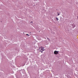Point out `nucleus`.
Masks as SVG:
<instances>
[{
	"label": "nucleus",
	"instance_id": "obj_1",
	"mask_svg": "<svg viewBox=\"0 0 78 78\" xmlns=\"http://www.w3.org/2000/svg\"><path fill=\"white\" fill-rule=\"evenodd\" d=\"M59 53V51H54V54L55 55H57V54H58Z\"/></svg>",
	"mask_w": 78,
	"mask_h": 78
},
{
	"label": "nucleus",
	"instance_id": "obj_2",
	"mask_svg": "<svg viewBox=\"0 0 78 78\" xmlns=\"http://www.w3.org/2000/svg\"><path fill=\"white\" fill-rule=\"evenodd\" d=\"M56 20H59V19H58V18L57 17H56Z\"/></svg>",
	"mask_w": 78,
	"mask_h": 78
},
{
	"label": "nucleus",
	"instance_id": "obj_3",
	"mask_svg": "<svg viewBox=\"0 0 78 78\" xmlns=\"http://www.w3.org/2000/svg\"><path fill=\"white\" fill-rule=\"evenodd\" d=\"M41 50H40V51L41 52L42 51V48H41Z\"/></svg>",
	"mask_w": 78,
	"mask_h": 78
},
{
	"label": "nucleus",
	"instance_id": "obj_4",
	"mask_svg": "<svg viewBox=\"0 0 78 78\" xmlns=\"http://www.w3.org/2000/svg\"><path fill=\"white\" fill-rule=\"evenodd\" d=\"M60 14H59V13H58L57 15L58 16H59V15Z\"/></svg>",
	"mask_w": 78,
	"mask_h": 78
},
{
	"label": "nucleus",
	"instance_id": "obj_5",
	"mask_svg": "<svg viewBox=\"0 0 78 78\" xmlns=\"http://www.w3.org/2000/svg\"><path fill=\"white\" fill-rule=\"evenodd\" d=\"M42 50L43 51H44V50H45L44 49H42Z\"/></svg>",
	"mask_w": 78,
	"mask_h": 78
},
{
	"label": "nucleus",
	"instance_id": "obj_6",
	"mask_svg": "<svg viewBox=\"0 0 78 78\" xmlns=\"http://www.w3.org/2000/svg\"><path fill=\"white\" fill-rule=\"evenodd\" d=\"M30 23H33V21H31Z\"/></svg>",
	"mask_w": 78,
	"mask_h": 78
},
{
	"label": "nucleus",
	"instance_id": "obj_7",
	"mask_svg": "<svg viewBox=\"0 0 78 78\" xmlns=\"http://www.w3.org/2000/svg\"><path fill=\"white\" fill-rule=\"evenodd\" d=\"M26 35H27V36H28V34H26Z\"/></svg>",
	"mask_w": 78,
	"mask_h": 78
},
{
	"label": "nucleus",
	"instance_id": "obj_8",
	"mask_svg": "<svg viewBox=\"0 0 78 78\" xmlns=\"http://www.w3.org/2000/svg\"><path fill=\"white\" fill-rule=\"evenodd\" d=\"M41 53H43V51H41Z\"/></svg>",
	"mask_w": 78,
	"mask_h": 78
},
{
	"label": "nucleus",
	"instance_id": "obj_9",
	"mask_svg": "<svg viewBox=\"0 0 78 78\" xmlns=\"http://www.w3.org/2000/svg\"><path fill=\"white\" fill-rule=\"evenodd\" d=\"M77 18H78L77 19L78 20V16H77Z\"/></svg>",
	"mask_w": 78,
	"mask_h": 78
},
{
	"label": "nucleus",
	"instance_id": "obj_10",
	"mask_svg": "<svg viewBox=\"0 0 78 78\" xmlns=\"http://www.w3.org/2000/svg\"><path fill=\"white\" fill-rule=\"evenodd\" d=\"M57 14H58V12H57Z\"/></svg>",
	"mask_w": 78,
	"mask_h": 78
},
{
	"label": "nucleus",
	"instance_id": "obj_11",
	"mask_svg": "<svg viewBox=\"0 0 78 78\" xmlns=\"http://www.w3.org/2000/svg\"><path fill=\"white\" fill-rule=\"evenodd\" d=\"M39 32H40V31H39Z\"/></svg>",
	"mask_w": 78,
	"mask_h": 78
},
{
	"label": "nucleus",
	"instance_id": "obj_12",
	"mask_svg": "<svg viewBox=\"0 0 78 78\" xmlns=\"http://www.w3.org/2000/svg\"><path fill=\"white\" fill-rule=\"evenodd\" d=\"M29 35L28 36H29Z\"/></svg>",
	"mask_w": 78,
	"mask_h": 78
},
{
	"label": "nucleus",
	"instance_id": "obj_13",
	"mask_svg": "<svg viewBox=\"0 0 78 78\" xmlns=\"http://www.w3.org/2000/svg\"><path fill=\"white\" fill-rule=\"evenodd\" d=\"M57 10H58V9H57Z\"/></svg>",
	"mask_w": 78,
	"mask_h": 78
},
{
	"label": "nucleus",
	"instance_id": "obj_14",
	"mask_svg": "<svg viewBox=\"0 0 78 78\" xmlns=\"http://www.w3.org/2000/svg\"><path fill=\"white\" fill-rule=\"evenodd\" d=\"M30 33H31V32H30Z\"/></svg>",
	"mask_w": 78,
	"mask_h": 78
},
{
	"label": "nucleus",
	"instance_id": "obj_15",
	"mask_svg": "<svg viewBox=\"0 0 78 78\" xmlns=\"http://www.w3.org/2000/svg\"><path fill=\"white\" fill-rule=\"evenodd\" d=\"M23 33L24 34V33Z\"/></svg>",
	"mask_w": 78,
	"mask_h": 78
}]
</instances>
